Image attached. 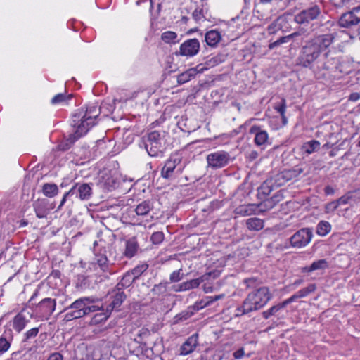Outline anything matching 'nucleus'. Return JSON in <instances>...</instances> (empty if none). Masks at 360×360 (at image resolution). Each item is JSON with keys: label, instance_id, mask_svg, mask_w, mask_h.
<instances>
[{"label": "nucleus", "instance_id": "864d4df0", "mask_svg": "<svg viewBox=\"0 0 360 360\" xmlns=\"http://www.w3.org/2000/svg\"><path fill=\"white\" fill-rule=\"evenodd\" d=\"M274 109L280 113V115H283L285 112L286 109V101L285 99L283 98L281 100V103L280 105H277L274 107Z\"/></svg>", "mask_w": 360, "mask_h": 360}, {"label": "nucleus", "instance_id": "13d9d810", "mask_svg": "<svg viewBox=\"0 0 360 360\" xmlns=\"http://www.w3.org/2000/svg\"><path fill=\"white\" fill-rule=\"evenodd\" d=\"M338 207V201H333L326 205V210L327 212H331L336 210Z\"/></svg>", "mask_w": 360, "mask_h": 360}, {"label": "nucleus", "instance_id": "a19ab883", "mask_svg": "<svg viewBox=\"0 0 360 360\" xmlns=\"http://www.w3.org/2000/svg\"><path fill=\"white\" fill-rule=\"evenodd\" d=\"M152 292L154 295H156L165 294L167 292V283H160L159 284L155 285L152 289Z\"/></svg>", "mask_w": 360, "mask_h": 360}, {"label": "nucleus", "instance_id": "cd10ccee", "mask_svg": "<svg viewBox=\"0 0 360 360\" xmlns=\"http://www.w3.org/2000/svg\"><path fill=\"white\" fill-rule=\"evenodd\" d=\"M320 148V143L316 140L304 143L302 146V150L307 154H311Z\"/></svg>", "mask_w": 360, "mask_h": 360}, {"label": "nucleus", "instance_id": "2eb2a0df", "mask_svg": "<svg viewBox=\"0 0 360 360\" xmlns=\"http://www.w3.org/2000/svg\"><path fill=\"white\" fill-rule=\"evenodd\" d=\"M198 345V334L189 337L181 347V354L187 355L193 352Z\"/></svg>", "mask_w": 360, "mask_h": 360}, {"label": "nucleus", "instance_id": "473e14b6", "mask_svg": "<svg viewBox=\"0 0 360 360\" xmlns=\"http://www.w3.org/2000/svg\"><path fill=\"white\" fill-rule=\"evenodd\" d=\"M330 224L326 221H320L316 227V233L319 236H324L330 231Z\"/></svg>", "mask_w": 360, "mask_h": 360}, {"label": "nucleus", "instance_id": "6e6552de", "mask_svg": "<svg viewBox=\"0 0 360 360\" xmlns=\"http://www.w3.org/2000/svg\"><path fill=\"white\" fill-rule=\"evenodd\" d=\"M230 160L229 153L224 150L212 153L207 156V165L212 169L224 167L229 163Z\"/></svg>", "mask_w": 360, "mask_h": 360}, {"label": "nucleus", "instance_id": "393cba45", "mask_svg": "<svg viewBox=\"0 0 360 360\" xmlns=\"http://www.w3.org/2000/svg\"><path fill=\"white\" fill-rule=\"evenodd\" d=\"M276 188L274 186L271 181L267 179L258 188V195L266 197L269 195Z\"/></svg>", "mask_w": 360, "mask_h": 360}, {"label": "nucleus", "instance_id": "1a4fd4ad", "mask_svg": "<svg viewBox=\"0 0 360 360\" xmlns=\"http://www.w3.org/2000/svg\"><path fill=\"white\" fill-rule=\"evenodd\" d=\"M312 231L309 228H303L295 232L290 238L292 247L301 248L309 243L312 238Z\"/></svg>", "mask_w": 360, "mask_h": 360}, {"label": "nucleus", "instance_id": "0e129e2a", "mask_svg": "<svg viewBox=\"0 0 360 360\" xmlns=\"http://www.w3.org/2000/svg\"><path fill=\"white\" fill-rule=\"evenodd\" d=\"M244 354L245 352L243 348L238 349L233 354L234 358L237 359H241L244 356Z\"/></svg>", "mask_w": 360, "mask_h": 360}, {"label": "nucleus", "instance_id": "bf43d9fd", "mask_svg": "<svg viewBox=\"0 0 360 360\" xmlns=\"http://www.w3.org/2000/svg\"><path fill=\"white\" fill-rule=\"evenodd\" d=\"M205 306H203V302H202V300L200 302H195L194 305L189 307L188 309H191V311H193L194 313L201 309H203Z\"/></svg>", "mask_w": 360, "mask_h": 360}, {"label": "nucleus", "instance_id": "f8f14e48", "mask_svg": "<svg viewBox=\"0 0 360 360\" xmlns=\"http://www.w3.org/2000/svg\"><path fill=\"white\" fill-rule=\"evenodd\" d=\"M33 207L37 217L40 219L46 217L50 210L54 207L52 205L49 207V202L46 199H38L34 202Z\"/></svg>", "mask_w": 360, "mask_h": 360}, {"label": "nucleus", "instance_id": "7ed1b4c3", "mask_svg": "<svg viewBox=\"0 0 360 360\" xmlns=\"http://www.w3.org/2000/svg\"><path fill=\"white\" fill-rule=\"evenodd\" d=\"M92 297H84L75 300L65 311V320L70 321L89 315L91 312L96 311L99 307L96 305H89L96 302Z\"/></svg>", "mask_w": 360, "mask_h": 360}, {"label": "nucleus", "instance_id": "412c9836", "mask_svg": "<svg viewBox=\"0 0 360 360\" xmlns=\"http://www.w3.org/2000/svg\"><path fill=\"white\" fill-rule=\"evenodd\" d=\"M283 199V191H279L275 195H274L271 198H268L264 201L261 205L264 206L267 209L273 208L277 203L281 202Z\"/></svg>", "mask_w": 360, "mask_h": 360}, {"label": "nucleus", "instance_id": "c756f323", "mask_svg": "<svg viewBox=\"0 0 360 360\" xmlns=\"http://www.w3.org/2000/svg\"><path fill=\"white\" fill-rule=\"evenodd\" d=\"M152 208V205L148 200H145L139 204L135 209L138 215L143 216L147 214Z\"/></svg>", "mask_w": 360, "mask_h": 360}, {"label": "nucleus", "instance_id": "603ef678", "mask_svg": "<svg viewBox=\"0 0 360 360\" xmlns=\"http://www.w3.org/2000/svg\"><path fill=\"white\" fill-rule=\"evenodd\" d=\"M110 314V313H108L107 311L106 313L98 314L94 317V321L96 323L105 321L109 317Z\"/></svg>", "mask_w": 360, "mask_h": 360}, {"label": "nucleus", "instance_id": "9d476101", "mask_svg": "<svg viewBox=\"0 0 360 360\" xmlns=\"http://www.w3.org/2000/svg\"><path fill=\"white\" fill-rule=\"evenodd\" d=\"M145 148L150 156H158L162 153L160 134L158 131H153L148 134Z\"/></svg>", "mask_w": 360, "mask_h": 360}, {"label": "nucleus", "instance_id": "338daca9", "mask_svg": "<svg viewBox=\"0 0 360 360\" xmlns=\"http://www.w3.org/2000/svg\"><path fill=\"white\" fill-rule=\"evenodd\" d=\"M181 287H182L181 289L183 288L184 290V291L189 290L192 289V286H191V284L188 281L181 283Z\"/></svg>", "mask_w": 360, "mask_h": 360}, {"label": "nucleus", "instance_id": "b1692460", "mask_svg": "<svg viewBox=\"0 0 360 360\" xmlns=\"http://www.w3.org/2000/svg\"><path fill=\"white\" fill-rule=\"evenodd\" d=\"M196 74L197 70L195 68L188 69V70L178 75L177 82L179 84H184L191 80V78L194 77Z\"/></svg>", "mask_w": 360, "mask_h": 360}, {"label": "nucleus", "instance_id": "f3484780", "mask_svg": "<svg viewBox=\"0 0 360 360\" xmlns=\"http://www.w3.org/2000/svg\"><path fill=\"white\" fill-rule=\"evenodd\" d=\"M251 133L255 134V143L257 146H262L268 141V134L266 131L260 129L259 127H252L250 129Z\"/></svg>", "mask_w": 360, "mask_h": 360}, {"label": "nucleus", "instance_id": "5fc2aeb1", "mask_svg": "<svg viewBox=\"0 0 360 360\" xmlns=\"http://www.w3.org/2000/svg\"><path fill=\"white\" fill-rule=\"evenodd\" d=\"M191 286H192V289L198 288L201 283L204 281V276L199 277L195 279H192L191 281H188Z\"/></svg>", "mask_w": 360, "mask_h": 360}, {"label": "nucleus", "instance_id": "a211bd4d", "mask_svg": "<svg viewBox=\"0 0 360 360\" xmlns=\"http://www.w3.org/2000/svg\"><path fill=\"white\" fill-rule=\"evenodd\" d=\"M29 320L26 319L23 314V311H22L14 317L13 327L15 330L20 333L25 328Z\"/></svg>", "mask_w": 360, "mask_h": 360}, {"label": "nucleus", "instance_id": "e2e57ef3", "mask_svg": "<svg viewBox=\"0 0 360 360\" xmlns=\"http://www.w3.org/2000/svg\"><path fill=\"white\" fill-rule=\"evenodd\" d=\"M193 18L196 20V21H198L200 20L202 17V10H198V9H195L193 12Z\"/></svg>", "mask_w": 360, "mask_h": 360}, {"label": "nucleus", "instance_id": "aec40b11", "mask_svg": "<svg viewBox=\"0 0 360 360\" xmlns=\"http://www.w3.org/2000/svg\"><path fill=\"white\" fill-rule=\"evenodd\" d=\"M139 249V245L134 238L129 239L126 243V248L124 252V256L128 258L134 257Z\"/></svg>", "mask_w": 360, "mask_h": 360}, {"label": "nucleus", "instance_id": "79ce46f5", "mask_svg": "<svg viewBox=\"0 0 360 360\" xmlns=\"http://www.w3.org/2000/svg\"><path fill=\"white\" fill-rule=\"evenodd\" d=\"M224 297V294H221L219 295H215L214 297L208 296L206 297L204 299H202V302H203V306L205 307L210 306L211 304H212L214 302L217 301Z\"/></svg>", "mask_w": 360, "mask_h": 360}, {"label": "nucleus", "instance_id": "6ab92c4d", "mask_svg": "<svg viewBox=\"0 0 360 360\" xmlns=\"http://www.w3.org/2000/svg\"><path fill=\"white\" fill-rule=\"evenodd\" d=\"M127 296L124 292H117L112 297V302L107 307V312L111 313L114 309L119 308L124 300H125Z\"/></svg>", "mask_w": 360, "mask_h": 360}, {"label": "nucleus", "instance_id": "ea45409f", "mask_svg": "<svg viewBox=\"0 0 360 360\" xmlns=\"http://www.w3.org/2000/svg\"><path fill=\"white\" fill-rule=\"evenodd\" d=\"M281 309L280 308V306L278 304L272 306L271 308H269L268 310L264 311L262 312V316L265 319H269L271 316L276 315Z\"/></svg>", "mask_w": 360, "mask_h": 360}, {"label": "nucleus", "instance_id": "ddd939ff", "mask_svg": "<svg viewBox=\"0 0 360 360\" xmlns=\"http://www.w3.org/2000/svg\"><path fill=\"white\" fill-rule=\"evenodd\" d=\"M354 129L352 126H349V127H341V129L339 130V135L340 138L339 139V141L342 140V143L339 144V151L341 150L340 147L345 146L346 148L349 145V141L354 137L355 135Z\"/></svg>", "mask_w": 360, "mask_h": 360}, {"label": "nucleus", "instance_id": "39448f33", "mask_svg": "<svg viewBox=\"0 0 360 360\" xmlns=\"http://www.w3.org/2000/svg\"><path fill=\"white\" fill-rule=\"evenodd\" d=\"M91 112L79 110L73 116V126L76 127L75 134L70 137V143H73L76 139L85 134L89 129L95 124L97 115H90Z\"/></svg>", "mask_w": 360, "mask_h": 360}, {"label": "nucleus", "instance_id": "a18cd8bd", "mask_svg": "<svg viewBox=\"0 0 360 360\" xmlns=\"http://www.w3.org/2000/svg\"><path fill=\"white\" fill-rule=\"evenodd\" d=\"M289 41H290L289 40V37H288V35L279 38L278 40H276V41L269 44V49H273L275 47L281 45L283 43L288 42Z\"/></svg>", "mask_w": 360, "mask_h": 360}, {"label": "nucleus", "instance_id": "de8ad7c7", "mask_svg": "<svg viewBox=\"0 0 360 360\" xmlns=\"http://www.w3.org/2000/svg\"><path fill=\"white\" fill-rule=\"evenodd\" d=\"M11 343L5 338H0V354H3L8 350Z\"/></svg>", "mask_w": 360, "mask_h": 360}, {"label": "nucleus", "instance_id": "49530a36", "mask_svg": "<svg viewBox=\"0 0 360 360\" xmlns=\"http://www.w3.org/2000/svg\"><path fill=\"white\" fill-rule=\"evenodd\" d=\"M164 239V234L162 232L158 231L152 234L150 240L154 244H160Z\"/></svg>", "mask_w": 360, "mask_h": 360}, {"label": "nucleus", "instance_id": "f704fd0d", "mask_svg": "<svg viewBox=\"0 0 360 360\" xmlns=\"http://www.w3.org/2000/svg\"><path fill=\"white\" fill-rule=\"evenodd\" d=\"M269 179L276 188L282 186L286 183L281 172L271 176Z\"/></svg>", "mask_w": 360, "mask_h": 360}, {"label": "nucleus", "instance_id": "f257e3e1", "mask_svg": "<svg viewBox=\"0 0 360 360\" xmlns=\"http://www.w3.org/2000/svg\"><path fill=\"white\" fill-rule=\"evenodd\" d=\"M334 37L330 34H325L315 37L308 41L304 46L297 58V65L303 68H311L314 62L319 58L321 51L327 49L332 43Z\"/></svg>", "mask_w": 360, "mask_h": 360}, {"label": "nucleus", "instance_id": "6e6d98bb", "mask_svg": "<svg viewBox=\"0 0 360 360\" xmlns=\"http://www.w3.org/2000/svg\"><path fill=\"white\" fill-rule=\"evenodd\" d=\"M107 263H108V259L105 256H101L99 259L97 260V264L98 266L105 271L107 268Z\"/></svg>", "mask_w": 360, "mask_h": 360}, {"label": "nucleus", "instance_id": "7c9ffc66", "mask_svg": "<svg viewBox=\"0 0 360 360\" xmlns=\"http://www.w3.org/2000/svg\"><path fill=\"white\" fill-rule=\"evenodd\" d=\"M42 190L44 194L49 198H52L58 193V188L55 184H45Z\"/></svg>", "mask_w": 360, "mask_h": 360}, {"label": "nucleus", "instance_id": "c03bdc74", "mask_svg": "<svg viewBox=\"0 0 360 360\" xmlns=\"http://www.w3.org/2000/svg\"><path fill=\"white\" fill-rule=\"evenodd\" d=\"M130 276V274H125L120 282H119L116 287H115V289L114 290V291L115 290H117V292H122L121 290L124 288H127V287H129L131 285V282H128V283H124V281H126V279Z\"/></svg>", "mask_w": 360, "mask_h": 360}, {"label": "nucleus", "instance_id": "20e7f679", "mask_svg": "<svg viewBox=\"0 0 360 360\" xmlns=\"http://www.w3.org/2000/svg\"><path fill=\"white\" fill-rule=\"evenodd\" d=\"M339 16V27L347 30H340V33H347L351 39L360 34V5L350 7Z\"/></svg>", "mask_w": 360, "mask_h": 360}, {"label": "nucleus", "instance_id": "a878e982", "mask_svg": "<svg viewBox=\"0 0 360 360\" xmlns=\"http://www.w3.org/2000/svg\"><path fill=\"white\" fill-rule=\"evenodd\" d=\"M356 191H349L345 195L339 198V206L349 204V205H352L354 203L356 202Z\"/></svg>", "mask_w": 360, "mask_h": 360}, {"label": "nucleus", "instance_id": "3c124183", "mask_svg": "<svg viewBox=\"0 0 360 360\" xmlns=\"http://www.w3.org/2000/svg\"><path fill=\"white\" fill-rule=\"evenodd\" d=\"M252 212V209L249 206L242 205L237 209V213L242 215H250Z\"/></svg>", "mask_w": 360, "mask_h": 360}, {"label": "nucleus", "instance_id": "8fccbe9b", "mask_svg": "<svg viewBox=\"0 0 360 360\" xmlns=\"http://www.w3.org/2000/svg\"><path fill=\"white\" fill-rule=\"evenodd\" d=\"M181 269H179V270L175 271L171 274L170 277H169L170 282H172V283L178 282L182 279L183 274H181Z\"/></svg>", "mask_w": 360, "mask_h": 360}, {"label": "nucleus", "instance_id": "4d7b16f0", "mask_svg": "<svg viewBox=\"0 0 360 360\" xmlns=\"http://www.w3.org/2000/svg\"><path fill=\"white\" fill-rule=\"evenodd\" d=\"M353 0H340L339 8H342L344 7L349 8L350 7H353Z\"/></svg>", "mask_w": 360, "mask_h": 360}, {"label": "nucleus", "instance_id": "4468645a", "mask_svg": "<svg viewBox=\"0 0 360 360\" xmlns=\"http://www.w3.org/2000/svg\"><path fill=\"white\" fill-rule=\"evenodd\" d=\"M56 308V300L51 298H45L42 300L37 305V309L39 311L45 316H50L54 311Z\"/></svg>", "mask_w": 360, "mask_h": 360}, {"label": "nucleus", "instance_id": "052dcab7", "mask_svg": "<svg viewBox=\"0 0 360 360\" xmlns=\"http://www.w3.org/2000/svg\"><path fill=\"white\" fill-rule=\"evenodd\" d=\"M47 360H63V356L59 352H53L49 355Z\"/></svg>", "mask_w": 360, "mask_h": 360}, {"label": "nucleus", "instance_id": "f03ea898", "mask_svg": "<svg viewBox=\"0 0 360 360\" xmlns=\"http://www.w3.org/2000/svg\"><path fill=\"white\" fill-rule=\"evenodd\" d=\"M272 298V294L266 286H261L249 292L243 302L241 307L237 309L241 314L262 309Z\"/></svg>", "mask_w": 360, "mask_h": 360}, {"label": "nucleus", "instance_id": "e433bc0d", "mask_svg": "<svg viewBox=\"0 0 360 360\" xmlns=\"http://www.w3.org/2000/svg\"><path fill=\"white\" fill-rule=\"evenodd\" d=\"M177 38V34L172 31H167L162 34L161 39L163 41L167 44H176Z\"/></svg>", "mask_w": 360, "mask_h": 360}, {"label": "nucleus", "instance_id": "423d86ee", "mask_svg": "<svg viewBox=\"0 0 360 360\" xmlns=\"http://www.w3.org/2000/svg\"><path fill=\"white\" fill-rule=\"evenodd\" d=\"M79 197L82 200H89L91 195L92 190L89 184H76L69 191L65 193L60 204L59 205L58 210H60L62 206L65 202L67 198L75 194Z\"/></svg>", "mask_w": 360, "mask_h": 360}, {"label": "nucleus", "instance_id": "37998d69", "mask_svg": "<svg viewBox=\"0 0 360 360\" xmlns=\"http://www.w3.org/2000/svg\"><path fill=\"white\" fill-rule=\"evenodd\" d=\"M72 97V94H69L68 96H65L63 94H58L56 96H55L52 100L51 103L52 104H57L61 102L66 101L68 100H70Z\"/></svg>", "mask_w": 360, "mask_h": 360}, {"label": "nucleus", "instance_id": "69168bd1", "mask_svg": "<svg viewBox=\"0 0 360 360\" xmlns=\"http://www.w3.org/2000/svg\"><path fill=\"white\" fill-rule=\"evenodd\" d=\"M360 98V93L359 92H354L350 94V95L348 97L349 101H356Z\"/></svg>", "mask_w": 360, "mask_h": 360}, {"label": "nucleus", "instance_id": "72a5a7b5", "mask_svg": "<svg viewBox=\"0 0 360 360\" xmlns=\"http://www.w3.org/2000/svg\"><path fill=\"white\" fill-rule=\"evenodd\" d=\"M243 283L245 284L247 288L257 289L262 284V281L257 277L247 278L243 280Z\"/></svg>", "mask_w": 360, "mask_h": 360}, {"label": "nucleus", "instance_id": "4c0bfd02", "mask_svg": "<svg viewBox=\"0 0 360 360\" xmlns=\"http://www.w3.org/2000/svg\"><path fill=\"white\" fill-rule=\"evenodd\" d=\"M148 265L146 263L136 266L131 270V274L134 276L133 281L138 278L144 271L147 270Z\"/></svg>", "mask_w": 360, "mask_h": 360}, {"label": "nucleus", "instance_id": "4be33fe9", "mask_svg": "<svg viewBox=\"0 0 360 360\" xmlns=\"http://www.w3.org/2000/svg\"><path fill=\"white\" fill-rule=\"evenodd\" d=\"M328 267V262L326 259H322L314 262L309 266H305L302 269L304 272H311L316 270L324 269Z\"/></svg>", "mask_w": 360, "mask_h": 360}, {"label": "nucleus", "instance_id": "774afa93", "mask_svg": "<svg viewBox=\"0 0 360 360\" xmlns=\"http://www.w3.org/2000/svg\"><path fill=\"white\" fill-rule=\"evenodd\" d=\"M149 334L150 333L148 329L142 328L139 334V337L141 338L142 336H148Z\"/></svg>", "mask_w": 360, "mask_h": 360}, {"label": "nucleus", "instance_id": "c9c22d12", "mask_svg": "<svg viewBox=\"0 0 360 360\" xmlns=\"http://www.w3.org/2000/svg\"><path fill=\"white\" fill-rule=\"evenodd\" d=\"M285 17L280 15L268 27V31L270 34H274L277 30L282 28L281 21H284Z\"/></svg>", "mask_w": 360, "mask_h": 360}, {"label": "nucleus", "instance_id": "c85d7f7f", "mask_svg": "<svg viewBox=\"0 0 360 360\" xmlns=\"http://www.w3.org/2000/svg\"><path fill=\"white\" fill-rule=\"evenodd\" d=\"M316 289V286L315 284H310L307 287L304 288L300 290L298 292L295 293L292 297L295 300L307 297L308 295L312 293Z\"/></svg>", "mask_w": 360, "mask_h": 360}, {"label": "nucleus", "instance_id": "2f4dec72", "mask_svg": "<svg viewBox=\"0 0 360 360\" xmlns=\"http://www.w3.org/2000/svg\"><path fill=\"white\" fill-rule=\"evenodd\" d=\"M302 172V169L300 168V169H286V170H283V172H281L285 182H288V181H290L294 178H296Z\"/></svg>", "mask_w": 360, "mask_h": 360}, {"label": "nucleus", "instance_id": "09e8293b", "mask_svg": "<svg viewBox=\"0 0 360 360\" xmlns=\"http://www.w3.org/2000/svg\"><path fill=\"white\" fill-rule=\"evenodd\" d=\"M39 333V328H33L27 330L25 334L24 341H27L30 339L35 338Z\"/></svg>", "mask_w": 360, "mask_h": 360}, {"label": "nucleus", "instance_id": "58836bf2", "mask_svg": "<svg viewBox=\"0 0 360 360\" xmlns=\"http://www.w3.org/2000/svg\"><path fill=\"white\" fill-rule=\"evenodd\" d=\"M194 314V311H191V309H187V310L182 311L181 313L177 314L175 316V323H178L179 321H183L187 320L190 317H191Z\"/></svg>", "mask_w": 360, "mask_h": 360}, {"label": "nucleus", "instance_id": "9b49d317", "mask_svg": "<svg viewBox=\"0 0 360 360\" xmlns=\"http://www.w3.org/2000/svg\"><path fill=\"white\" fill-rule=\"evenodd\" d=\"M200 42L197 39H191L182 43L179 48V55L192 57L195 56L200 50Z\"/></svg>", "mask_w": 360, "mask_h": 360}, {"label": "nucleus", "instance_id": "5701e85b", "mask_svg": "<svg viewBox=\"0 0 360 360\" xmlns=\"http://www.w3.org/2000/svg\"><path fill=\"white\" fill-rule=\"evenodd\" d=\"M176 164H177V160L175 159L174 160H168L165 166L163 167V168L162 169V176L164 177V178H169L172 173L174 172V169L176 168Z\"/></svg>", "mask_w": 360, "mask_h": 360}, {"label": "nucleus", "instance_id": "680f3d73", "mask_svg": "<svg viewBox=\"0 0 360 360\" xmlns=\"http://www.w3.org/2000/svg\"><path fill=\"white\" fill-rule=\"evenodd\" d=\"M295 301V299L293 298L292 295L289 297L288 299L284 300L283 302H281V303H278L279 306H280V308L282 309L283 308H285L288 304H289L290 303L292 302Z\"/></svg>", "mask_w": 360, "mask_h": 360}, {"label": "nucleus", "instance_id": "0eeeda50", "mask_svg": "<svg viewBox=\"0 0 360 360\" xmlns=\"http://www.w3.org/2000/svg\"><path fill=\"white\" fill-rule=\"evenodd\" d=\"M320 15V7L318 5H313L295 15L294 21L299 25H306L317 19Z\"/></svg>", "mask_w": 360, "mask_h": 360}, {"label": "nucleus", "instance_id": "bb28decb", "mask_svg": "<svg viewBox=\"0 0 360 360\" xmlns=\"http://www.w3.org/2000/svg\"><path fill=\"white\" fill-rule=\"evenodd\" d=\"M246 225L250 230L259 231L264 227V221L256 217L250 218L246 221Z\"/></svg>", "mask_w": 360, "mask_h": 360}, {"label": "nucleus", "instance_id": "dca6fc26", "mask_svg": "<svg viewBox=\"0 0 360 360\" xmlns=\"http://www.w3.org/2000/svg\"><path fill=\"white\" fill-rule=\"evenodd\" d=\"M221 40V35L217 30L207 31L205 34V41L207 46L216 47Z\"/></svg>", "mask_w": 360, "mask_h": 360}]
</instances>
